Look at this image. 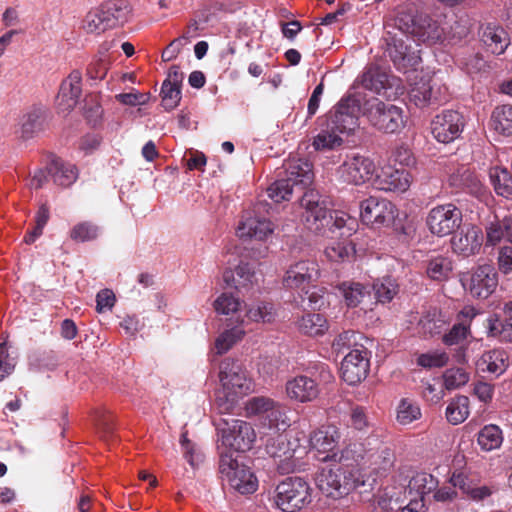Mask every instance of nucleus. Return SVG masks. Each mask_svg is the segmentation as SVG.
Here are the masks:
<instances>
[{"label": "nucleus", "mask_w": 512, "mask_h": 512, "mask_svg": "<svg viewBox=\"0 0 512 512\" xmlns=\"http://www.w3.org/2000/svg\"><path fill=\"white\" fill-rule=\"evenodd\" d=\"M218 377L216 402L221 413L230 411L240 397L253 390V382L238 360L225 358L219 365Z\"/></svg>", "instance_id": "obj_1"}, {"label": "nucleus", "mask_w": 512, "mask_h": 512, "mask_svg": "<svg viewBox=\"0 0 512 512\" xmlns=\"http://www.w3.org/2000/svg\"><path fill=\"white\" fill-rule=\"evenodd\" d=\"M217 431L221 440L218 446L220 455L222 451L234 456V453L250 450L256 440L252 425L241 419H220L217 423Z\"/></svg>", "instance_id": "obj_2"}, {"label": "nucleus", "mask_w": 512, "mask_h": 512, "mask_svg": "<svg viewBox=\"0 0 512 512\" xmlns=\"http://www.w3.org/2000/svg\"><path fill=\"white\" fill-rule=\"evenodd\" d=\"M130 6L125 0H110L91 9L83 20L87 33L101 34L108 29L124 24L128 20Z\"/></svg>", "instance_id": "obj_3"}, {"label": "nucleus", "mask_w": 512, "mask_h": 512, "mask_svg": "<svg viewBox=\"0 0 512 512\" xmlns=\"http://www.w3.org/2000/svg\"><path fill=\"white\" fill-rule=\"evenodd\" d=\"M313 178L312 165L309 162L301 159L291 160L286 164L285 177L268 187V197L276 203L289 200L294 187L303 189L312 183Z\"/></svg>", "instance_id": "obj_4"}, {"label": "nucleus", "mask_w": 512, "mask_h": 512, "mask_svg": "<svg viewBox=\"0 0 512 512\" xmlns=\"http://www.w3.org/2000/svg\"><path fill=\"white\" fill-rule=\"evenodd\" d=\"M273 502L282 512H298L312 502V488L301 477H288L274 490Z\"/></svg>", "instance_id": "obj_5"}, {"label": "nucleus", "mask_w": 512, "mask_h": 512, "mask_svg": "<svg viewBox=\"0 0 512 512\" xmlns=\"http://www.w3.org/2000/svg\"><path fill=\"white\" fill-rule=\"evenodd\" d=\"M270 205L259 201L252 209L243 212L236 229V235L242 240L266 241L276 229L269 218Z\"/></svg>", "instance_id": "obj_6"}, {"label": "nucleus", "mask_w": 512, "mask_h": 512, "mask_svg": "<svg viewBox=\"0 0 512 512\" xmlns=\"http://www.w3.org/2000/svg\"><path fill=\"white\" fill-rule=\"evenodd\" d=\"M249 416H256L264 426L275 431H285L291 424L290 409L285 404L266 396H255L245 403Z\"/></svg>", "instance_id": "obj_7"}, {"label": "nucleus", "mask_w": 512, "mask_h": 512, "mask_svg": "<svg viewBox=\"0 0 512 512\" xmlns=\"http://www.w3.org/2000/svg\"><path fill=\"white\" fill-rule=\"evenodd\" d=\"M395 28L401 34H409L419 41L430 43L440 41L445 34V28L424 13L416 15L404 11L398 13Z\"/></svg>", "instance_id": "obj_8"}, {"label": "nucleus", "mask_w": 512, "mask_h": 512, "mask_svg": "<svg viewBox=\"0 0 512 512\" xmlns=\"http://www.w3.org/2000/svg\"><path fill=\"white\" fill-rule=\"evenodd\" d=\"M316 485L324 495L337 499L355 489L358 481L353 470L334 463L321 468L316 476Z\"/></svg>", "instance_id": "obj_9"}, {"label": "nucleus", "mask_w": 512, "mask_h": 512, "mask_svg": "<svg viewBox=\"0 0 512 512\" xmlns=\"http://www.w3.org/2000/svg\"><path fill=\"white\" fill-rule=\"evenodd\" d=\"M362 115L373 127L385 133H394L404 126L403 110L376 97L363 101Z\"/></svg>", "instance_id": "obj_10"}, {"label": "nucleus", "mask_w": 512, "mask_h": 512, "mask_svg": "<svg viewBox=\"0 0 512 512\" xmlns=\"http://www.w3.org/2000/svg\"><path fill=\"white\" fill-rule=\"evenodd\" d=\"M360 95L342 98L327 115L326 123L339 134H349L358 126V117L362 113L363 101Z\"/></svg>", "instance_id": "obj_11"}, {"label": "nucleus", "mask_w": 512, "mask_h": 512, "mask_svg": "<svg viewBox=\"0 0 512 512\" xmlns=\"http://www.w3.org/2000/svg\"><path fill=\"white\" fill-rule=\"evenodd\" d=\"M219 469L229 485L241 494H249L256 491L258 483L250 469L238 462L232 454L221 452Z\"/></svg>", "instance_id": "obj_12"}, {"label": "nucleus", "mask_w": 512, "mask_h": 512, "mask_svg": "<svg viewBox=\"0 0 512 512\" xmlns=\"http://www.w3.org/2000/svg\"><path fill=\"white\" fill-rule=\"evenodd\" d=\"M320 277L318 263L312 259H302L289 265L283 276V286L297 291L300 296L308 293V288Z\"/></svg>", "instance_id": "obj_13"}, {"label": "nucleus", "mask_w": 512, "mask_h": 512, "mask_svg": "<svg viewBox=\"0 0 512 512\" xmlns=\"http://www.w3.org/2000/svg\"><path fill=\"white\" fill-rule=\"evenodd\" d=\"M463 214L453 203L440 204L428 212L426 224L429 231L437 237H445L462 225Z\"/></svg>", "instance_id": "obj_14"}, {"label": "nucleus", "mask_w": 512, "mask_h": 512, "mask_svg": "<svg viewBox=\"0 0 512 512\" xmlns=\"http://www.w3.org/2000/svg\"><path fill=\"white\" fill-rule=\"evenodd\" d=\"M300 205L303 208V222L309 230L318 232L329 225L328 201L319 192L306 191L300 200Z\"/></svg>", "instance_id": "obj_15"}, {"label": "nucleus", "mask_w": 512, "mask_h": 512, "mask_svg": "<svg viewBox=\"0 0 512 512\" xmlns=\"http://www.w3.org/2000/svg\"><path fill=\"white\" fill-rule=\"evenodd\" d=\"M297 443L290 441L286 434L279 433L266 442V452L274 459L277 470L281 474L293 472L297 465Z\"/></svg>", "instance_id": "obj_16"}, {"label": "nucleus", "mask_w": 512, "mask_h": 512, "mask_svg": "<svg viewBox=\"0 0 512 512\" xmlns=\"http://www.w3.org/2000/svg\"><path fill=\"white\" fill-rule=\"evenodd\" d=\"M461 281L473 298L487 299L498 285V275L493 266L481 265L464 274Z\"/></svg>", "instance_id": "obj_17"}, {"label": "nucleus", "mask_w": 512, "mask_h": 512, "mask_svg": "<svg viewBox=\"0 0 512 512\" xmlns=\"http://www.w3.org/2000/svg\"><path fill=\"white\" fill-rule=\"evenodd\" d=\"M396 206L385 198L370 196L360 203V217L371 226H389L397 216Z\"/></svg>", "instance_id": "obj_18"}, {"label": "nucleus", "mask_w": 512, "mask_h": 512, "mask_svg": "<svg viewBox=\"0 0 512 512\" xmlns=\"http://www.w3.org/2000/svg\"><path fill=\"white\" fill-rule=\"evenodd\" d=\"M410 100L420 108L440 104L447 99V88L436 78L422 77L409 91Z\"/></svg>", "instance_id": "obj_19"}, {"label": "nucleus", "mask_w": 512, "mask_h": 512, "mask_svg": "<svg viewBox=\"0 0 512 512\" xmlns=\"http://www.w3.org/2000/svg\"><path fill=\"white\" fill-rule=\"evenodd\" d=\"M376 171L372 159L364 155L348 156L338 168L341 180L348 184L361 185L372 179Z\"/></svg>", "instance_id": "obj_20"}, {"label": "nucleus", "mask_w": 512, "mask_h": 512, "mask_svg": "<svg viewBox=\"0 0 512 512\" xmlns=\"http://www.w3.org/2000/svg\"><path fill=\"white\" fill-rule=\"evenodd\" d=\"M464 128L463 116L454 110H445L436 115L431 122V132L434 138L441 143H450L456 140Z\"/></svg>", "instance_id": "obj_21"}, {"label": "nucleus", "mask_w": 512, "mask_h": 512, "mask_svg": "<svg viewBox=\"0 0 512 512\" xmlns=\"http://www.w3.org/2000/svg\"><path fill=\"white\" fill-rule=\"evenodd\" d=\"M412 183L410 172L404 168H396L386 164L375 174L373 185L376 189L385 192L403 193Z\"/></svg>", "instance_id": "obj_22"}, {"label": "nucleus", "mask_w": 512, "mask_h": 512, "mask_svg": "<svg viewBox=\"0 0 512 512\" xmlns=\"http://www.w3.org/2000/svg\"><path fill=\"white\" fill-rule=\"evenodd\" d=\"M369 352L364 346L352 349L341 363L342 379L355 385L366 378L369 371Z\"/></svg>", "instance_id": "obj_23"}, {"label": "nucleus", "mask_w": 512, "mask_h": 512, "mask_svg": "<svg viewBox=\"0 0 512 512\" xmlns=\"http://www.w3.org/2000/svg\"><path fill=\"white\" fill-rule=\"evenodd\" d=\"M386 53L393 62L395 68L402 72H407L419 63V56L414 52H410L405 44L403 37H399L397 33L388 31L385 37Z\"/></svg>", "instance_id": "obj_24"}, {"label": "nucleus", "mask_w": 512, "mask_h": 512, "mask_svg": "<svg viewBox=\"0 0 512 512\" xmlns=\"http://www.w3.org/2000/svg\"><path fill=\"white\" fill-rule=\"evenodd\" d=\"M483 243L482 230L476 225H466L451 238V247L454 253L463 257L477 254Z\"/></svg>", "instance_id": "obj_25"}, {"label": "nucleus", "mask_w": 512, "mask_h": 512, "mask_svg": "<svg viewBox=\"0 0 512 512\" xmlns=\"http://www.w3.org/2000/svg\"><path fill=\"white\" fill-rule=\"evenodd\" d=\"M81 93L82 74L78 70H73L60 85L56 97L57 109L62 113L70 112L77 105Z\"/></svg>", "instance_id": "obj_26"}, {"label": "nucleus", "mask_w": 512, "mask_h": 512, "mask_svg": "<svg viewBox=\"0 0 512 512\" xmlns=\"http://www.w3.org/2000/svg\"><path fill=\"white\" fill-rule=\"evenodd\" d=\"M286 393L291 400L306 403L315 400L320 393V389L314 379L300 375L287 381Z\"/></svg>", "instance_id": "obj_27"}, {"label": "nucleus", "mask_w": 512, "mask_h": 512, "mask_svg": "<svg viewBox=\"0 0 512 512\" xmlns=\"http://www.w3.org/2000/svg\"><path fill=\"white\" fill-rule=\"evenodd\" d=\"M340 439L339 430L333 426H322L315 430L310 436V445L313 449L321 453H328L322 460L336 458L337 453L334 452Z\"/></svg>", "instance_id": "obj_28"}, {"label": "nucleus", "mask_w": 512, "mask_h": 512, "mask_svg": "<svg viewBox=\"0 0 512 512\" xmlns=\"http://www.w3.org/2000/svg\"><path fill=\"white\" fill-rule=\"evenodd\" d=\"M480 36L483 44L492 54L500 55L510 44L508 33L495 23H487L481 27Z\"/></svg>", "instance_id": "obj_29"}, {"label": "nucleus", "mask_w": 512, "mask_h": 512, "mask_svg": "<svg viewBox=\"0 0 512 512\" xmlns=\"http://www.w3.org/2000/svg\"><path fill=\"white\" fill-rule=\"evenodd\" d=\"M450 483L452 486L460 489L463 494L474 501L485 500L495 491L493 486L477 485L462 473H453L450 478Z\"/></svg>", "instance_id": "obj_30"}, {"label": "nucleus", "mask_w": 512, "mask_h": 512, "mask_svg": "<svg viewBox=\"0 0 512 512\" xmlns=\"http://www.w3.org/2000/svg\"><path fill=\"white\" fill-rule=\"evenodd\" d=\"M451 186L466 191L476 197L484 193V186L479 177L469 168L461 167L449 178Z\"/></svg>", "instance_id": "obj_31"}, {"label": "nucleus", "mask_w": 512, "mask_h": 512, "mask_svg": "<svg viewBox=\"0 0 512 512\" xmlns=\"http://www.w3.org/2000/svg\"><path fill=\"white\" fill-rule=\"evenodd\" d=\"M508 353L503 349H492L482 354L477 361V367L482 372L502 375L509 367Z\"/></svg>", "instance_id": "obj_32"}, {"label": "nucleus", "mask_w": 512, "mask_h": 512, "mask_svg": "<svg viewBox=\"0 0 512 512\" xmlns=\"http://www.w3.org/2000/svg\"><path fill=\"white\" fill-rule=\"evenodd\" d=\"M223 280L227 286L240 290L256 283L257 277L254 268L249 263L241 262L234 269L225 270Z\"/></svg>", "instance_id": "obj_33"}, {"label": "nucleus", "mask_w": 512, "mask_h": 512, "mask_svg": "<svg viewBox=\"0 0 512 512\" xmlns=\"http://www.w3.org/2000/svg\"><path fill=\"white\" fill-rule=\"evenodd\" d=\"M485 232L487 246H495L502 240L512 243V216L494 217L486 224Z\"/></svg>", "instance_id": "obj_34"}, {"label": "nucleus", "mask_w": 512, "mask_h": 512, "mask_svg": "<svg viewBox=\"0 0 512 512\" xmlns=\"http://www.w3.org/2000/svg\"><path fill=\"white\" fill-rule=\"evenodd\" d=\"M48 173L55 184L68 187L78 177V170L74 164L65 162L61 158H53L48 164Z\"/></svg>", "instance_id": "obj_35"}, {"label": "nucleus", "mask_w": 512, "mask_h": 512, "mask_svg": "<svg viewBox=\"0 0 512 512\" xmlns=\"http://www.w3.org/2000/svg\"><path fill=\"white\" fill-rule=\"evenodd\" d=\"M359 81L365 89L378 94L391 86L390 75L385 70L375 65L368 66Z\"/></svg>", "instance_id": "obj_36"}, {"label": "nucleus", "mask_w": 512, "mask_h": 512, "mask_svg": "<svg viewBox=\"0 0 512 512\" xmlns=\"http://www.w3.org/2000/svg\"><path fill=\"white\" fill-rule=\"evenodd\" d=\"M439 481L432 474L427 472H417L409 480L408 493L415 494L416 497L423 499L426 495L433 493L438 488Z\"/></svg>", "instance_id": "obj_37"}, {"label": "nucleus", "mask_w": 512, "mask_h": 512, "mask_svg": "<svg viewBox=\"0 0 512 512\" xmlns=\"http://www.w3.org/2000/svg\"><path fill=\"white\" fill-rule=\"evenodd\" d=\"M298 330L308 336H322L328 330L327 319L319 313L304 314L297 322Z\"/></svg>", "instance_id": "obj_38"}, {"label": "nucleus", "mask_w": 512, "mask_h": 512, "mask_svg": "<svg viewBox=\"0 0 512 512\" xmlns=\"http://www.w3.org/2000/svg\"><path fill=\"white\" fill-rule=\"evenodd\" d=\"M44 112L41 108H32L27 111L20 119V137L30 139L42 129Z\"/></svg>", "instance_id": "obj_39"}, {"label": "nucleus", "mask_w": 512, "mask_h": 512, "mask_svg": "<svg viewBox=\"0 0 512 512\" xmlns=\"http://www.w3.org/2000/svg\"><path fill=\"white\" fill-rule=\"evenodd\" d=\"M343 138L341 134L326 126L313 138L312 146L315 151L324 152L337 149L342 146Z\"/></svg>", "instance_id": "obj_40"}, {"label": "nucleus", "mask_w": 512, "mask_h": 512, "mask_svg": "<svg viewBox=\"0 0 512 512\" xmlns=\"http://www.w3.org/2000/svg\"><path fill=\"white\" fill-rule=\"evenodd\" d=\"M491 127L497 133L512 135V106L502 105L494 109L491 115Z\"/></svg>", "instance_id": "obj_41"}, {"label": "nucleus", "mask_w": 512, "mask_h": 512, "mask_svg": "<svg viewBox=\"0 0 512 512\" xmlns=\"http://www.w3.org/2000/svg\"><path fill=\"white\" fill-rule=\"evenodd\" d=\"M469 413V398L464 395L453 398L446 408V418L453 425L464 422Z\"/></svg>", "instance_id": "obj_42"}, {"label": "nucleus", "mask_w": 512, "mask_h": 512, "mask_svg": "<svg viewBox=\"0 0 512 512\" xmlns=\"http://www.w3.org/2000/svg\"><path fill=\"white\" fill-rule=\"evenodd\" d=\"M477 442L484 451L489 452L498 449L503 442L502 431L496 425H486L479 431Z\"/></svg>", "instance_id": "obj_43"}, {"label": "nucleus", "mask_w": 512, "mask_h": 512, "mask_svg": "<svg viewBox=\"0 0 512 512\" xmlns=\"http://www.w3.org/2000/svg\"><path fill=\"white\" fill-rule=\"evenodd\" d=\"M489 176L496 193L505 198L512 197V176L505 168L493 167Z\"/></svg>", "instance_id": "obj_44"}, {"label": "nucleus", "mask_w": 512, "mask_h": 512, "mask_svg": "<svg viewBox=\"0 0 512 512\" xmlns=\"http://www.w3.org/2000/svg\"><path fill=\"white\" fill-rule=\"evenodd\" d=\"M345 302L350 307L359 305L363 298L369 294L367 287L357 282H343L339 285Z\"/></svg>", "instance_id": "obj_45"}, {"label": "nucleus", "mask_w": 512, "mask_h": 512, "mask_svg": "<svg viewBox=\"0 0 512 512\" xmlns=\"http://www.w3.org/2000/svg\"><path fill=\"white\" fill-rule=\"evenodd\" d=\"M245 316L252 322L270 323L275 318V310L271 303L258 302L248 307Z\"/></svg>", "instance_id": "obj_46"}, {"label": "nucleus", "mask_w": 512, "mask_h": 512, "mask_svg": "<svg viewBox=\"0 0 512 512\" xmlns=\"http://www.w3.org/2000/svg\"><path fill=\"white\" fill-rule=\"evenodd\" d=\"M245 331L239 327H233L221 333L215 340L216 353L221 355L226 353L235 343L242 339Z\"/></svg>", "instance_id": "obj_47"}, {"label": "nucleus", "mask_w": 512, "mask_h": 512, "mask_svg": "<svg viewBox=\"0 0 512 512\" xmlns=\"http://www.w3.org/2000/svg\"><path fill=\"white\" fill-rule=\"evenodd\" d=\"M376 298L381 303L390 302L398 292V284L391 277H384L373 284Z\"/></svg>", "instance_id": "obj_48"}, {"label": "nucleus", "mask_w": 512, "mask_h": 512, "mask_svg": "<svg viewBox=\"0 0 512 512\" xmlns=\"http://www.w3.org/2000/svg\"><path fill=\"white\" fill-rule=\"evenodd\" d=\"M421 410L418 404L410 399H402L397 407V421L400 424L408 425L419 419Z\"/></svg>", "instance_id": "obj_49"}, {"label": "nucleus", "mask_w": 512, "mask_h": 512, "mask_svg": "<svg viewBox=\"0 0 512 512\" xmlns=\"http://www.w3.org/2000/svg\"><path fill=\"white\" fill-rule=\"evenodd\" d=\"M100 233V228L92 222H80L73 226L70 231V238L76 242H87L95 240Z\"/></svg>", "instance_id": "obj_50"}, {"label": "nucleus", "mask_w": 512, "mask_h": 512, "mask_svg": "<svg viewBox=\"0 0 512 512\" xmlns=\"http://www.w3.org/2000/svg\"><path fill=\"white\" fill-rule=\"evenodd\" d=\"M452 270V263L448 258L436 257L431 259L427 265V275L433 280H444L448 278Z\"/></svg>", "instance_id": "obj_51"}, {"label": "nucleus", "mask_w": 512, "mask_h": 512, "mask_svg": "<svg viewBox=\"0 0 512 512\" xmlns=\"http://www.w3.org/2000/svg\"><path fill=\"white\" fill-rule=\"evenodd\" d=\"M355 250L351 242L348 241H335L332 242L325 249V254L328 259L334 262L343 261L354 254Z\"/></svg>", "instance_id": "obj_52"}, {"label": "nucleus", "mask_w": 512, "mask_h": 512, "mask_svg": "<svg viewBox=\"0 0 512 512\" xmlns=\"http://www.w3.org/2000/svg\"><path fill=\"white\" fill-rule=\"evenodd\" d=\"M305 295L307 296V307L311 310H321L330 304V295L324 287H317L313 284Z\"/></svg>", "instance_id": "obj_53"}, {"label": "nucleus", "mask_w": 512, "mask_h": 512, "mask_svg": "<svg viewBox=\"0 0 512 512\" xmlns=\"http://www.w3.org/2000/svg\"><path fill=\"white\" fill-rule=\"evenodd\" d=\"M360 337L361 335L355 333L354 331H343L334 339L332 348L338 354H343L348 349L352 350L354 348H359L362 346L357 342V339Z\"/></svg>", "instance_id": "obj_54"}, {"label": "nucleus", "mask_w": 512, "mask_h": 512, "mask_svg": "<svg viewBox=\"0 0 512 512\" xmlns=\"http://www.w3.org/2000/svg\"><path fill=\"white\" fill-rule=\"evenodd\" d=\"M443 381L447 390H455L469 381V373L463 368H450L444 372Z\"/></svg>", "instance_id": "obj_55"}, {"label": "nucleus", "mask_w": 512, "mask_h": 512, "mask_svg": "<svg viewBox=\"0 0 512 512\" xmlns=\"http://www.w3.org/2000/svg\"><path fill=\"white\" fill-rule=\"evenodd\" d=\"M162 106L167 111L176 108L181 100V86L163 84L161 87Z\"/></svg>", "instance_id": "obj_56"}, {"label": "nucleus", "mask_w": 512, "mask_h": 512, "mask_svg": "<svg viewBox=\"0 0 512 512\" xmlns=\"http://www.w3.org/2000/svg\"><path fill=\"white\" fill-rule=\"evenodd\" d=\"M489 332L492 336L499 335L500 339L505 342H512V318H506L501 322L498 318H490Z\"/></svg>", "instance_id": "obj_57"}, {"label": "nucleus", "mask_w": 512, "mask_h": 512, "mask_svg": "<svg viewBox=\"0 0 512 512\" xmlns=\"http://www.w3.org/2000/svg\"><path fill=\"white\" fill-rule=\"evenodd\" d=\"M241 302L238 297L230 293H222L215 301L214 308L217 313L228 315L238 311Z\"/></svg>", "instance_id": "obj_58"}, {"label": "nucleus", "mask_w": 512, "mask_h": 512, "mask_svg": "<svg viewBox=\"0 0 512 512\" xmlns=\"http://www.w3.org/2000/svg\"><path fill=\"white\" fill-rule=\"evenodd\" d=\"M470 335V329L465 323H456L448 333L444 334L442 341L447 346L459 345Z\"/></svg>", "instance_id": "obj_59"}, {"label": "nucleus", "mask_w": 512, "mask_h": 512, "mask_svg": "<svg viewBox=\"0 0 512 512\" xmlns=\"http://www.w3.org/2000/svg\"><path fill=\"white\" fill-rule=\"evenodd\" d=\"M449 356L444 351H434L421 354L418 359V365L424 368H440L448 363Z\"/></svg>", "instance_id": "obj_60"}, {"label": "nucleus", "mask_w": 512, "mask_h": 512, "mask_svg": "<svg viewBox=\"0 0 512 512\" xmlns=\"http://www.w3.org/2000/svg\"><path fill=\"white\" fill-rule=\"evenodd\" d=\"M328 217L329 223L333 221V226H335L336 228H346L348 230V235H351L352 232L355 231L357 221L355 218L349 216L346 212L334 211L333 214L330 212Z\"/></svg>", "instance_id": "obj_61"}, {"label": "nucleus", "mask_w": 512, "mask_h": 512, "mask_svg": "<svg viewBox=\"0 0 512 512\" xmlns=\"http://www.w3.org/2000/svg\"><path fill=\"white\" fill-rule=\"evenodd\" d=\"M181 446L185 459L191 466H197L202 461V454L196 446L187 438V433L181 435Z\"/></svg>", "instance_id": "obj_62"}, {"label": "nucleus", "mask_w": 512, "mask_h": 512, "mask_svg": "<svg viewBox=\"0 0 512 512\" xmlns=\"http://www.w3.org/2000/svg\"><path fill=\"white\" fill-rule=\"evenodd\" d=\"M15 365V359L9 355L7 342H2L0 344V382L12 374Z\"/></svg>", "instance_id": "obj_63"}, {"label": "nucleus", "mask_w": 512, "mask_h": 512, "mask_svg": "<svg viewBox=\"0 0 512 512\" xmlns=\"http://www.w3.org/2000/svg\"><path fill=\"white\" fill-rule=\"evenodd\" d=\"M405 480L402 483L391 484L384 488L385 496H387L395 505L396 509L400 508V503L404 500L406 493L408 492V485L405 484Z\"/></svg>", "instance_id": "obj_64"}]
</instances>
